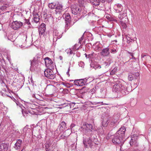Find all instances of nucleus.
I'll return each instance as SVG.
<instances>
[{
    "mask_svg": "<svg viewBox=\"0 0 151 151\" xmlns=\"http://www.w3.org/2000/svg\"><path fill=\"white\" fill-rule=\"evenodd\" d=\"M59 59L60 60H62L63 59V57L62 56H59Z\"/></svg>",
    "mask_w": 151,
    "mask_h": 151,
    "instance_id": "obj_52",
    "label": "nucleus"
},
{
    "mask_svg": "<svg viewBox=\"0 0 151 151\" xmlns=\"http://www.w3.org/2000/svg\"><path fill=\"white\" fill-rule=\"evenodd\" d=\"M112 95L114 98H119L128 93L126 87L119 81H117L112 88Z\"/></svg>",
    "mask_w": 151,
    "mask_h": 151,
    "instance_id": "obj_1",
    "label": "nucleus"
},
{
    "mask_svg": "<svg viewBox=\"0 0 151 151\" xmlns=\"http://www.w3.org/2000/svg\"><path fill=\"white\" fill-rule=\"evenodd\" d=\"M56 5L54 3H49L48 4V6L51 9H55Z\"/></svg>",
    "mask_w": 151,
    "mask_h": 151,
    "instance_id": "obj_29",
    "label": "nucleus"
},
{
    "mask_svg": "<svg viewBox=\"0 0 151 151\" xmlns=\"http://www.w3.org/2000/svg\"><path fill=\"white\" fill-rule=\"evenodd\" d=\"M112 58V57L110 55L108 59V61L110 62L111 63Z\"/></svg>",
    "mask_w": 151,
    "mask_h": 151,
    "instance_id": "obj_45",
    "label": "nucleus"
},
{
    "mask_svg": "<svg viewBox=\"0 0 151 151\" xmlns=\"http://www.w3.org/2000/svg\"><path fill=\"white\" fill-rule=\"evenodd\" d=\"M95 127L93 124L85 123L81 127L80 129L84 134H86L88 132L92 134V130H95Z\"/></svg>",
    "mask_w": 151,
    "mask_h": 151,
    "instance_id": "obj_2",
    "label": "nucleus"
},
{
    "mask_svg": "<svg viewBox=\"0 0 151 151\" xmlns=\"http://www.w3.org/2000/svg\"><path fill=\"white\" fill-rule=\"evenodd\" d=\"M102 103H103L102 102H94V103L95 104H101Z\"/></svg>",
    "mask_w": 151,
    "mask_h": 151,
    "instance_id": "obj_51",
    "label": "nucleus"
},
{
    "mask_svg": "<svg viewBox=\"0 0 151 151\" xmlns=\"http://www.w3.org/2000/svg\"><path fill=\"white\" fill-rule=\"evenodd\" d=\"M98 1V0L96 1L92 4L94 6H98L100 4V2Z\"/></svg>",
    "mask_w": 151,
    "mask_h": 151,
    "instance_id": "obj_33",
    "label": "nucleus"
},
{
    "mask_svg": "<svg viewBox=\"0 0 151 151\" xmlns=\"http://www.w3.org/2000/svg\"><path fill=\"white\" fill-rule=\"evenodd\" d=\"M101 55L103 57H106L110 54L109 48L108 47L104 48L100 52Z\"/></svg>",
    "mask_w": 151,
    "mask_h": 151,
    "instance_id": "obj_13",
    "label": "nucleus"
},
{
    "mask_svg": "<svg viewBox=\"0 0 151 151\" xmlns=\"http://www.w3.org/2000/svg\"><path fill=\"white\" fill-rule=\"evenodd\" d=\"M133 75H135V76L136 77H138L139 75V73L137 72L135 73L134 74H133Z\"/></svg>",
    "mask_w": 151,
    "mask_h": 151,
    "instance_id": "obj_46",
    "label": "nucleus"
},
{
    "mask_svg": "<svg viewBox=\"0 0 151 151\" xmlns=\"http://www.w3.org/2000/svg\"><path fill=\"white\" fill-rule=\"evenodd\" d=\"M124 138L116 134L114 135V138L112 139V142L114 144L119 145L120 147V149H124L123 145L124 143Z\"/></svg>",
    "mask_w": 151,
    "mask_h": 151,
    "instance_id": "obj_3",
    "label": "nucleus"
},
{
    "mask_svg": "<svg viewBox=\"0 0 151 151\" xmlns=\"http://www.w3.org/2000/svg\"><path fill=\"white\" fill-rule=\"evenodd\" d=\"M25 22H24V24H27V25H29V27H31V23L29 22V19H25Z\"/></svg>",
    "mask_w": 151,
    "mask_h": 151,
    "instance_id": "obj_32",
    "label": "nucleus"
},
{
    "mask_svg": "<svg viewBox=\"0 0 151 151\" xmlns=\"http://www.w3.org/2000/svg\"><path fill=\"white\" fill-rule=\"evenodd\" d=\"M87 79L86 78L82 79L79 80H75L74 82V84L77 86H82L87 84Z\"/></svg>",
    "mask_w": 151,
    "mask_h": 151,
    "instance_id": "obj_10",
    "label": "nucleus"
},
{
    "mask_svg": "<svg viewBox=\"0 0 151 151\" xmlns=\"http://www.w3.org/2000/svg\"><path fill=\"white\" fill-rule=\"evenodd\" d=\"M45 26V24L42 23L40 26L39 29H41V30H42V31H45L46 30Z\"/></svg>",
    "mask_w": 151,
    "mask_h": 151,
    "instance_id": "obj_26",
    "label": "nucleus"
},
{
    "mask_svg": "<svg viewBox=\"0 0 151 151\" xmlns=\"http://www.w3.org/2000/svg\"><path fill=\"white\" fill-rule=\"evenodd\" d=\"M127 52H128V53L129 54L132 56V59L135 58L134 57V56H133V53L130 52L128 51H127Z\"/></svg>",
    "mask_w": 151,
    "mask_h": 151,
    "instance_id": "obj_43",
    "label": "nucleus"
},
{
    "mask_svg": "<svg viewBox=\"0 0 151 151\" xmlns=\"http://www.w3.org/2000/svg\"><path fill=\"white\" fill-rule=\"evenodd\" d=\"M63 16L65 18V21H70V16L69 13H66Z\"/></svg>",
    "mask_w": 151,
    "mask_h": 151,
    "instance_id": "obj_24",
    "label": "nucleus"
},
{
    "mask_svg": "<svg viewBox=\"0 0 151 151\" xmlns=\"http://www.w3.org/2000/svg\"><path fill=\"white\" fill-rule=\"evenodd\" d=\"M60 131H63L67 129L66 124L65 122L62 121L58 127Z\"/></svg>",
    "mask_w": 151,
    "mask_h": 151,
    "instance_id": "obj_15",
    "label": "nucleus"
},
{
    "mask_svg": "<svg viewBox=\"0 0 151 151\" xmlns=\"http://www.w3.org/2000/svg\"><path fill=\"white\" fill-rule=\"evenodd\" d=\"M34 62V61L33 60H32L31 62V65H32V64Z\"/></svg>",
    "mask_w": 151,
    "mask_h": 151,
    "instance_id": "obj_55",
    "label": "nucleus"
},
{
    "mask_svg": "<svg viewBox=\"0 0 151 151\" xmlns=\"http://www.w3.org/2000/svg\"><path fill=\"white\" fill-rule=\"evenodd\" d=\"M28 125H27L23 128V131L24 133V132L25 133V134L26 133V131L28 129Z\"/></svg>",
    "mask_w": 151,
    "mask_h": 151,
    "instance_id": "obj_39",
    "label": "nucleus"
},
{
    "mask_svg": "<svg viewBox=\"0 0 151 151\" xmlns=\"http://www.w3.org/2000/svg\"><path fill=\"white\" fill-rule=\"evenodd\" d=\"M44 59L45 60V64L48 69L51 70L54 69L53 63L50 58L46 57L44 58Z\"/></svg>",
    "mask_w": 151,
    "mask_h": 151,
    "instance_id": "obj_6",
    "label": "nucleus"
},
{
    "mask_svg": "<svg viewBox=\"0 0 151 151\" xmlns=\"http://www.w3.org/2000/svg\"><path fill=\"white\" fill-rule=\"evenodd\" d=\"M78 2L79 4V5H80V7L83 6L85 2V1L84 0H78Z\"/></svg>",
    "mask_w": 151,
    "mask_h": 151,
    "instance_id": "obj_31",
    "label": "nucleus"
},
{
    "mask_svg": "<svg viewBox=\"0 0 151 151\" xmlns=\"http://www.w3.org/2000/svg\"><path fill=\"white\" fill-rule=\"evenodd\" d=\"M55 9V11L56 13L58 12H61L63 10V6L61 4H58L56 5Z\"/></svg>",
    "mask_w": 151,
    "mask_h": 151,
    "instance_id": "obj_18",
    "label": "nucleus"
},
{
    "mask_svg": "<svg viewBox=\"0 0 151 151\" xmlns=\"http://www.w3.org/2000/svg\"><path fill=\"white\" fill-rule=\"evenodd\" d=\"M67 137L68 136H65V133H64L61 136L60 138L62 139H65L67 138Z\"/></svg>",
    "mask_w": 151,
    "mask_h": 151,
    "instance_id": "obj_40",
    "label": "nucleus"
},
{
    "mask_svg": "<svg viewBox=\"0 0 151 151\" xmlns=\"http://www.w3.org/2000/svg\"><path fill=\"white\" fill-rule=\"evenodd\" d=\"M126 131V128L124 127H122L117 131L116 134L119 135L122 138H124L125 137V132Z\"/></svg>",
    "mask_w": 151,
    "mask_h": 151,
    "instance_id": "obj_12",
    "label": "nucleus"
},
{
    "mask_svg": "<svg viewBox=\"0 0 151 151\" xmlns=\"http://www.w3.org/2000/svg\"><path fill=\"white\" fill-rule=\"evenodd\" d=\"M9 97H10L13 101H16V99L13 96L11 97L10 96H9Z\"/></svg>",
    "mask_w": 151,
    "mask_h": 151,
    "instance_id": "obj_50",
    "label": "nucleus"
},
{
    "mask_svg": "<svg viewBox=\"0 0 151 151\" xmlns=\"http://www.w3.org/2000/svg\"><path fill=\"white\" fill-rule=\"evenodd\" d=\"M69 71H68L67 72V74L68 75V76H69Z\"/></svg>",
    "mask_w": 151,
    "mask_h": 151,
    "instance_id": "obj_57",
    "label": "nucleus"
},
{
    "mask_svg": "<svg viewBox=\"0 0 151 151\" xmlns=\"http://www.w3.org/2000/svg\"><path fill=\"white\" fill-rule=\"evenodd\" d=\"M72 13L74 15L79 14H80L81 9L79 5L73 4L71 6Z\"/></svg>",
    "mask_w": 151,
    "mask_h": 151,
    "instance_id": "obj_5",
    "label": "nucleus"
},
{
    "mask_svg": "<svg viewBox=\"0 0 151 151\" xmlns=\"http://www.w3.org/2000/svg\"><path fill=\"white\" fill-rule=\"evenodd\" d=\"M75 126V124H72L70 126V129H72Z\"/></svg>",
    "mask_w": 151,
    "mask_h": 151,
    "instance_id": "obj_47",
    "label": "nucleus"
},
{
    "mask_svg": "<svg viewBox=\"0 0 151 151\" xmlns=\"http://www.w3.org/2000/svg\"><path fill=\"white\" fill-rule=\"evenodd\" d=\"M70 70V67H69V68H68V71H69Z\"/></svg>",
    "mask_w": 151,
    "mask_h": 151,
    "instance_id": "obj_59",
    "label": "nucleus"
},
{
    "mask_svg": "<svg viewBox=\"0 0 151 151\" xmlns=\"http://www.w3.org/2000/svg\"><path fill=\"white\" fill-rule=\"evenodd\" d=\"M83 143L86 147L91 148H94L95 147V145H93L94 142H92L90 138L88 139H84L83 140Z\"/></svg>",
    "mask_w": 151,
    "mask_h": 151,
    "instance_id": "obj_9",
    "label": "nucleus"
},
{
    "mask_svg": "<svg viewBox=\"0 0 151 151\" xmlns=\"http://www.w3.org/2000/svg\"><path fill=\"white\" fill-rule=\"evenodd\" d=\"M44 74L46 77L50 79H53L55 77V74L52 70L49 69H46L44 72Z\"/></svg>",
    "mask_w": 151,
    "mask_h": 151,
    "instance_id": "obj_4",
    "label": "nucleus"
},
{
    "mask_svg": "<svg viewBox=\"0 0 151 151\" xmlns=\"http://www.w3.org/2000/svg\"><path fill=\"white\" fill-rule=\"evenodd\" d=\"M9 148V143H2L0 144V149H2L5 151H7Z\"/></svg>",
    "mask_w": 151,
    "mask_h": 151,
    "instance_id": "obj_16",
    "label": "nucleus"
},
{
    "mask_svg": "<svg viewBox=\"0 0 151 151\" xmlns=\"http://www.w3.org/2000/svg\"><path fill=\"white\" fill-rule=\"evenodd\" d=\"M22 144V141L21 140L17 139L16 142L15 144L14 148L16 150H19Z\"/></svg>",
    "mask_w": 151,
    "mask_h": 151,
    "instance_id": "obj_20",
    "label": "nucleus"
},
{
    "mask_svg": "<svg viewBox=\"0 0 151 151\" xmlns=\"http://www.w3.org/2000/svg\"><path fill=\"white\" fill-rule=\"evenodd\" d=\"M133 74L130 73L128 75V79L129 81H131L133 79Z\"/></svg>",
    "mask_w": 151,
    "mask_h": 151,
    "instance_id": "obj_34",
    "label": "nucleus"
},
{
    "mask_svg": "<svg viewBox=\"0 0 151 151\" xmlns=\"http://www.w3.org/2000/svg\"><path fill=\"white\" fill-rule=\"evenodd\" d=\"M70 21H65V29L68 30L70 27Z\"/></svg>",
    "mask_w": 151,
    "mask_h": 151,
    "instance_id": "obj_25",
    "label": "nucleus"
},
{
    "mask_svg": "<svg viewBox=\"0 0 151 151\" xmlns=\"http://www.w3.org/2000/svg\"><path fill=\"white\" fill-rule=\"evenodd\" d=\"M91 65V67H93V68L97 70L99 76H101L105 73V71L104 70L103 68H101L100 65L96 64L93 65V66H92V64Z\"/></svg>",
    "mask_w": 151,
    "mask_h": 151,
    "instance_id": "obj_8",
    "label": "nucleus"
},
{
    "mask_svg": "<svg viewBox=\"0 0 151 151\" xmlns=\"http://www.w3.org/2000/svg\"><path fill=\"white\" fill-rule=\"evenodd\" d=\"M131 140L130 141V144L132 146L138 147L139 143L138 142V136L136 134H134L131 136Z\"/></svg>",
    "mask_w": 151,
    "mask_h": 151,
    "instance_id": "obj_7",
    "label": "nucleus"
},
{
    "mask_svg": "<svg viewBox=\"0 0 151 151\" xmlns=\"http://www.w3.org/2000/svg\"><path fill=\"white\" fill-rule=\"evenodd\" d=\"M66 51L68 54L69 55H72V54H75V52L74 50H73L72 48H70L67 49L66 50Z\"/></svg>",
    "mask_w": 151,
    "mask_h": 151,
    "instance_id": "obj_23",
    "label": "nucleus"
},
{
    "mask_svg": "<svg viewBox=\"0 0 151 151\" xmlns=\"http://www.w3.org/2000/svg\"><path fill=\"white\" fill-rule=\"evenodd\" d=\"M116 52V50L115 49H111V52L113 53H114Z\"/></svg>",
    "mask_w": 151,
    "mask_h": 151,
    "instance_id": "obj_44",
    "label": "nucleus"
},
{
    "mask_svg": "<svg viewBox=\"0 0 151 151\" xmlns=\"http://www.w3.org/2000/svg\"><path fill=\"white\" fill-rule=\"evenodd\" d=\"M75 104V103H73L67 104L64 103L63 104L60 105V106H61L60 107V108H61L63 107H66L67 109H71L73 107Z\"/></svg>",
    "mask_w": 151,
    "mask_h": 151,
    "instance_id": "obj_17",
    "label": "nucleus"
},
{
    "mask_svg": "<svg viewBox=\"0 0 151 151\" xmlns=\"http://www.w3.org/2000/svg\"><path fill=\"white\" fill-rule=\"evenodd\" d=\"M8 7V5L7 4L4 5L2 6L1 8L2 10L6 9Z\"/></svg>",
    "mask_w": 151,
    "mask_h": 151,
    "instance_id": "obj_38",
    "label": "nucleus"
},
{
    "mask_svg": "<svg viewBox=\"0 0 151 151\" xmlns=\"http://www.w3.org/2000/svg\"><path fill=\"white\" fill-rule=\"evenodd\" d=\"M106 0H99L98 1H99L100 2H101L102 3H104L105 2Z\"/></svg>",
    "mask_w": 151,
    "mask_h": 151,
    "instance_id": "obj_49",
    "label": "nucleus"
},
{
    "mask_svg": "<svg viewBox=\"0 0 151 151\" xmlns=\"http://www.w3.org/2000/svg\"><path fill=\"white\" fill-rule=\"evenodd\" d=\"M16 104H17V105H18V104L17 103V102H16Z\"/></svg>",
    "mask_w": 151,
    "mask_h": 151,
    "instance_id": "obj_63",
    "label": "nucleus"
},
{
    "mask_svg": "<svg viewBox=\"0 0 151 151\" xmlns=\"http://www.w3.org/2000/svg\"><path fill=\"white\" fill-rule=\"evenodd\" d=\"M77 44H76L74 46H73L72 48V49L74 50V52L76 51V50H78L79 49V47H78L77 46Z\"/></svg>",
    "mask_w": 151,
    "mask_h": 151,
    "instance_id": "obj_37",
    "label": "nucleus"
},
{
    "mask_svg": "<svg viewBox=\"0 0 151 151\" xmlns=\"http://www.w3.org/2000/svg\"><path fill=\"white\" fill-rule=\"evenodd\" d=\"M33 20V21L36 23L39 22L40 20L39 16L37 13H36L34 15Z\"/></svg>",
    "mask_w": 151,
    "mask_h": 151,
    "instance_id": "obj_21",
    "label": "nucleus"
},
{
    "mask_svg": "<svg viewBox=\"0 0 151 151\" xmlns=\"http://www.w3.org/2000/svg\"><path fill=\"white\" fill-rule=\"evenodd\" d=\"M117 8L115 9L117 12H120L122 11L123 8L122 6L120 4H118L117 5Z\"/></svg>",
    "mask_w": 151,
    "mask_h": 151,
    "instance_id": "obj_22",
    "label": "nucleus"
},
{
    "mask_svg": "<svg viewBox=\"0 0 151 151\" xmlns=\"http://www.w3.org/2000/svg\"><path fill=\"white\" fill-rule=\"evenodd\" d=\"M85 55H86V57H87V54L86 53V54H85Z\"/></svg>",
    "mask_w": 151,
    "mask_h": 151,
    "instance_id": "obj_61",
    "label": "nucleus"
},
{
    "mask_svg": "<svg viewBox=\"0 0 151 151\" xmlns=\"http://www.w3.org/2000/svg\"><path fill=\"white\" fill-rule=\"evenodd\" d=\"M117 70V68H115L113 70H112L110 73V74L111 75H114V74L115 72Z\"/></svg>",
    "mask_w": 151,
    "mask_h": 151,
    "instance_id": "obj_36",
    "label": "nucleus"
},
{
    "mask_svg": "<svg viewBox=\"0 0 151 151\" xmlns=\"http://www.w3.org/2000/svg\"><path fill=\"white\" fill-rule=\"evenodd\" d=\"M85 86H84V87H83V88H85Z\"/></svg>",
    "mask_w": 151,
    "mask_h": 151,
    "instance_id": "obj_62",
    "label": "nucleus"
},
{
    "mask_svg": "<svg viewBox=\"0 0 151 151\" xmlns=\"http://www.w3.org/2000/svg\"><path fill=\"white\" fill-rule=\"evenodd\" d=\"M119 18L120 19H122L123 18V17L122 16L120 15V17L119 16Z\"/></svg>",
    "mask_w": 151,
    "mask_h": 151,
    "instance_id": "obj_53",
    "label": "nucleus"
},
{
    "mask_svg": "<svg viewBox=\"0 0 151 151\" xmlns=\"http://www.w3.org/2000/svg\"><path fill=\"white\" fill-rule=\"evenodd\" d=\"M104 63L105 64V68H107L110 65L111 62L108 61L107 62H104Z\"/></svg>",
    "mask_w": 151,
    "mask_h": 151,
    "instance_id": "obj_35",
    "label": "nucleus"
},
{
    "mask_svg": "<svg viewBox=\"0 0 151 151\" xmlns=\"http://www.w3.org/2000/svg\"><path fill=\"white\" fill-rule=\"evenodd\" d=\"M63 32L60 31L58 30H55L54 31V36H56L57 38L59 39L61 38L62 36Z\"/></svg>",
    "mask_w": 151,
    "mask_h": 151,
    "instance_id": "obj_19",
    "label": "nucleus"
},
{
    "mask_svg": "<svg viewBox=\"0 0 151 151\" xmlns=\"http://www.w3.org/2000/svg\"><path fill=\"white\" fill-rule=\"evenodd\" d=\"M51 145V143L50 142L47 141L45 144V150L48 149L49 147H50Z\"/></svg>",
    "mask_w": 151,
    "mask_h": 151,
    "instance_id": "obj_30",
    "label": "nucleus"
},
{
    "mask_svg": "<svg viewBox=\"0 0 151 151\" xmlns=\"http://www.w3.org/2000/svg\"><path fill=\"white\" fill-rule=\"evenodd\" d=\"M45 31H42V30H41V29H39V35L40 37L42 36L43 37L45 35L46 33Z\"/></svg>",
    "mask_w": 151,
    "mask_h": 151,
    "instance_id": "obj_27",
    "label": "nucleus"
},
{
    "mask_svg": "<svg viewBox=\"0 0 151 151\" xmlns=\"http://www.w3.org/2000/svg\"><path fill=\"white\" fill-rule=\"evenodd\" d=\"M0 151H5L3 149H0Z\"/></svg>",
    "mask_w": 151,
    "mask_h": 151,
    "instance_id": "obj_58",
    "label": "nucleus"
},
{
    "mask_svg": "<svg viewBox=\"0 0 151 151\" xmlns=\"http://www.w3.org/2000/svg\"><path fill=\"white\" fill-rule=\"evenodd\" d=\"M83 35L79 39V43L80 44H81V41H82V40H83Z\"/></svg>",
    "mask_w": 151,
    "mask_h": 151,
    "instance_id": "obj_42",
    "label": "nucleus"
},
{
    "mask_svg": "<svg viewBox=\"0 0 151 151\" xmlns=\"http://www.w3.org/2000/svg\"><path fill=\"white\" fill-rule=\"evenodd\" d=\"M8 39L9 40H10L12 41V40H11V39H10V38H9V37H8Z\"/></svg>",
    "mask_w": 151,
    "mask_h": 151,
    "instance_id": "obj_60",
    "label": "nucleus"
},
{
    "mask_svg": "<svg viewBox=\"0 0 151 151\" xmlns=\"http://www.w3.org/2000/svg\"><path fill=\"white\" fill-rule=\"evenodd\" d=\"M96 87L93 88L90 90L91 93L92 94L94 93L96 91Z\"/></svg>",
    "mask_w": 151,
    "mask_h": 151,
    "instance_id": "obj_41",
    "label": "nucleus"
},
{
    "mask_svg": "<svg viewBox=\"0 0 151 151\" xmlns=\"http://www.w3.org/2000/svg\"><path fill=\"white\" fill-rule=\"evenodd\" d=\"M122 26L124 28H126L127 27V25L125 23H123Z\"/></svg>",
    "mask_w": 151,
    "mask_h": 151,
    "instance_id": "obj_48",
    "label": "nucleus"
},
{
    "mask_svg": "<svg viewBox=\"0 0 151 151\" xmlns=\"http://www.w3.org/2000/svg\"><path fill=\"white\" fill-rule=\"evenodd\" d=\"M109 123V122L107 119H104V120L102 122V125L104 127H106Z\"/></svg>",
    "mask_w": 151,
    "mask_h": 151,
    "instance_id": "obj_28",
    "label": "nucleus"
},
{
    "mask_svg": "<svg viewBox=\"0 0 151 151\" xmlns=\"http://www.w3.org/2000/svg\"><path fill=\"white\" fill-rule=\"evenodd\" d=\"M106 1L107 2L109 3L110 2L112 1V0H106Z\"/></svg>",
    "mask_w": 151,
    "mask_h": 151,
    "instance_id": "obj_56",
    "label": "nucleus"
},
{
    "mask_svg": "<svg viewBox=\"0 0 151 151\" xmlns=\"http://www.w3.org/2000/svg\"><path fill=\"white\" fill-rule=\"evenodd\" d=\"M23 23L20 21L18 22L17 21H16L14 22H13L12 23L11 27L13 29L15 30L17 29L18 28H19L23 25Z\"/></svg>",
    "mask_w": 151,
    "mask_h": 151,
    "instance_id": "obj_11",
    "label": "nucleus"
},
{
    "mask_svg": "<svg viewBox=\"0 0 151 151\" xmlns=\"http://www.w3.org/2000/svg\"><path fill=\"white\" fill-rule=\"evenodd\" d=\"M141 58L142 60L144 62L143 63L145 65L148 60L151 59V58L150 56L145 55L144 53L142 54Z\"/></svg>",
    "mask_w": 151,
    "mask_h": 151,
    "instance_id": "obj_14",
    "label": "nucleus"
},
{
    "mask_svg": "<svg viewBox=\"0 0 151 151\" xmlns=\"http://www.w3.org/2000/svg\"><path fill=\"white\" fill-rule=\"evenodd\" d=\"M45 150L46 151H52L50 148H48V149H47V150Z\"/></svg>",
    "mask_w": 151,
    "mask_h": 151,
    "instance_id": "obj_54",
    "label": "nucleus"
}]
</instances>
